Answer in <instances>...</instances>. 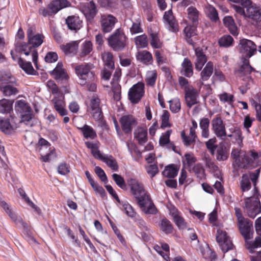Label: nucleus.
<instances>
[{
  "label": "nucleus",
  "instance_id": "obj_1",
  "mask_svg": "<svg viewBox=\"0 0 261 261\" xmlns=\"http://www.w3.org/2000/svg\"><path fill=\"white\" fill-rule=\"evenodd\" d=\"M131 195L137 201L140 208L145 214L155 215L158 209L151 200L149 193L144 189L143 185L135 178L127 180Z\"/></svg>",
  "mask_w": 261,
  "mask_h": 261
},
{
  "label": "nucleus",
  "instance_id": "obj_2",
  "mask_svg": "<svg viewBox=\"0 0 261 261\" xmlns=\"http://www.w3.org/2000/svg\"><path fill=\"white\" fill-rule=\"evenodd\" d=\"M35 29L30 27L27 32L28 43L16 42L15 44L16 51L23 53L26 56H31L32 59L36 67L37 66L38 52L35 48L41 45L43 42L44 36L42 34H35Z\"/></svg>",
  "mask_w": 261,
  "mask_h": 261
},
{
  "label": "nucleus",
  "instance_id": "obj_3",
  "mask_svg": "<svg viewBox=\"0 0 261 261\" xmlns=\"http://www.w3.org/2000/svg\"><path fill=\"white\" fill-rule=\"evenodd\" d=\"M231 156L234 161L233 166L239 168L246 169L254 168L259 158L258 153L254 150L247 153L240 148L233 149Z\"/></svg>",
  "mask_w": 261,
  "mask_h": 261
},
{
  "label": "nucleus",
  "instance_id": "obj_4",
  "mask_svg": "<svg viewBox=\"0 0 261 261\" xmlns=\"http://www.w3.org/2000/svg\"><path fill=\"white\" fill-rule=\"evenodd\" d=\"M258 196V191L257 190V193H255L253 189L252 196L245 199L243 206L244 212L248 217L253 219L261 212V204Z\"/></svg>",
  "mask_w": 261,
  "mask_h": 261
},
{
  "label": "nucleus",
  "instance_id": "obj_5",
  "mask_svg": "<svg viewBox=\"0 0 261 261\" xmlns=\"http://www.w3.org/2000/svg\"><path fill=\"white\" fill-rule=\"evenodd\" d=\"M93 65L90 63L76 65L75 72L79 78L80 85H86L88 82L94 81L96 79L94 72L92 70Z\"/></svg>",
  "mask_w": 261,
  "mask_h": 261
},
{
  "label": "nucleus",
  "instance_id": "obj_6",
  "mask_svg": "<svg viewBox=\"0 0 261 261\" xmlns=\"http://www.w3.org/2000/svg\"><path fill=\"white\" fill-rule=\"evenodd\" d=\"M127 37L121 29H117L108 39L109 46L116 51L123 50L126 45Z\"/></svg>",
  "mask_w": 261,
  "mask_h": 261
},
{
  "label": "nucleus",
  "instance_id": "obj_7",
  "mask_svg": "<svg viewBox=\"0 0 261 261\" xmlns=\"http://www.w3.org/2000/svg\"><path fill=\"white\" fill-rule=\"evenodd\" d=\"M234 210L242 234L246 239H251L253 236L252 222L243 217L239 208L236 207Z\"/></svg>",
  "mask_w": 261,
  "mask_h": 261
},
{
  "label": "nucleus",
  "instance_id": "obj_8",
  "mask_svg": "<svg viewBox=\"0 0 261 261\" xmlns=\"http://www.w3.org/2000/svg\"><path fill=\"white\" fill-rule=\"evenodd\" d=\"M145 94V84L143 82H138L129 90L128 95L133 103H138Z\"/></svg>",
  "mask_w": 261,
  "mask_h": 261
},
{
  "label": "nucleus",
  "instance_id": "obj_9",
  "mask_svg": "<svg viewBox=\"0 0 261 261\" xmlns=\"http://www.w3.org/2000/svg\"><path fill=\"white\" fill-rule=\"evenodd\" d=\"M240 53L245 57L249 58L256 53L257 48L255 43L246 39L240 40Z\"/></svg>",
  "mask_w": 261,
  "mask_h": 261
},
{
  "label": "nucleus",
  "instance_id": "obj_10",
  "mask_svg": "<svg viewBox=\"0 0 261 261\" xmlns=\"http://www.w3.org/2000/svg\"><path fill=\"white\" fill-rule=\"evenodd\" d=\"M212 129L216 136L223 140L226 137L225 124L220 116L213 118L212 121Z\"/></svg>",
  "mask_w": 261,
  "mask_h": 261
},
{
  "label": "nucleus",
  "instance_id": "obj_11",
  "mask_svg": "<svg viewBox=\"0 0 261 261\" xmlns=\"http://www.w3.org/2000/svg\"><path fill=\"white\" fill-rule=\"evenodd\" d=\"M216 240L223 252H226L232 248V242L225 231L218 229L217 232Z\"/></svg>",
  "mask_w": 261,
  "mask_h": 261
},
{
  "label": "nucleus",
  "instance_id": "obj_12",
  "mask_svg": "<svg viewBox=\"0 0 261 261\" xmlns=\"http://www.w3.org/2000/svg\"><path fill=\"white\" fill-rule=\"evenodd\" d=\"M117 21L116 17L111 14L101 15L100 24L102 32L105 33L110 32L113 29Z\"/></svg>",
  "mask_w": 261,
  "mask_h": 261
},
{
  "label": "nucleus",
  "instance_id": "obj_13",
  "mask_svg": "<svg viewBox=\"0 0 261 261\" xmlns=\"http://www.w3.org/2000/svg\"><path fill=\"white\" fill-rule=\"evenodd\" d=\"M163 22L170 31L174 33L178 31V25L171 10L164 13Z\"/></svg>",
  "mask_w": 261,
  "mask_h": 261
},
{
  "label": "nucleus",
  "instance_id": "obj_14",
  "mask_svg": "<svg viewBox=\"0 0 261 261\" xmlns=\"http://www.w3.org/2000/svg\"><path fill=\"white\" fill-rule=\"evenodd\" d=\"M100 99L96 95H93L91 99L89 111L96 120H100L102 118V112L99 107Z\"/></svg>",
  "mask_w": 261,
  "mask_h": 261
},
{
  "label": "nucleus",
  "instance_id": "obj_15",
  "mask_svg": "<svg viewBox=\"0 0 261 261\" xmlns=\"http://www.w3.org/2000/svg\"><path fill=\"white\" fill-rule=\"evenodd\" d=\"M169 214L173 218L174 223L179 229H185L186 223L181 216V213L173 205L168 206Z\"/></svg>",
  "mask_w": 261,
  "mask_h": 261
},
{
  "label": "nucleus",
  "instance_id": "obj_16",
  "mask_svg": "<svg viewBox=\"0 0 261 261\" xmlns=\"http://www.w3.org/2000/svg\"><path fill=\"white\" fill-rule=\"evenodd\" d=\"M121 128L125 134L131 133L133 128L137 124L135 118L129 115H124L120 119Z\"/></svg>",
  "mask_w": 261,
  "mask_h": 261
},
{
  "label": "nucleus",
  "instance_id": "obj_17",
  "mask_svg": "<svg viewBox=\"0 0 261 261\" xmlns=\"http://www.w3.org/2000/svg\"><path fill=\"white\" fill-rule=\"evenodd\" d=\"M185 100L188 107L191 108L198 102V92L193 87L185 88Z\"/></svg>",
  "mask_w": 261,
  "mask_h": 261
},
{
  "label": "nucleus",
  "instance_id": "obj_18",
  "mask_svg": "<svg viewBox=\"0 0 261 261\" xmlns=\"http://www.w3.org/2000/svg\"><path fill=\"white\" fill-rule=\"evenodd\" d=\"M11 55L14 61L17 60L20 67L28 74L35 75L36 71L34 70L31 63L23 60L21 58L15 55L13 51H11Z\"/></svg>",
  "mask_w": 261,
  "mask_h": 261
},
{
  "label": "nucleus",
  "instance_id": "obj_19",
  "mask_svg": "<svg viewBox=\"0 0 261 261\" xmlns=\"http://www.w3.org/2000/svg\"><path fill=\"white\" fill-rule=\"evenodd\" d=\"M196 61L195 63V68L200 71L207 61V58L203 53V49L200 47L195 48Z\"/></svg>",
  "mask_w": 261,
  "mask_h": 261
},
{
  "label": "nucleus",
  "instance_id": "obj_20",
  "mask_svg": "<svg viewBox=\"0 0 261 261\" xmlns=\"http://www.w3.org/2000/svg\"><path fill=\"white\" fill-rule=\"evenodd\" d=\"M82 21L77 16H69L66 19V23L70 30L75 31L79 30L82 27Z\"/></svg>",
  "mask_w": 261,
  "mask_h": 261
},
{
  "label": "nucleus",
  "instance_id": "obj_21",
  "mask_svg": "<svg viewBox=\"0 0 261 261\" xmlns=\"http://www.w3.org/2000/svg\"><path fill=\"white\" fill-rule=\"evenodd\" d=\"M229 154V148L226 146L224 142L219 144L217 150L216 156L219 161H224L227 160Z\"/></svg>",
  "mask_w": 261,
  "mask_h": 261
},
{
  "label": "nucleus",
  "instance_id": "obj_22",
  "mask_svg": "<svg viewBox=\"0 0 261 261\" xmlns=\"http://www.w3.org/2000/svg\"><path fill=\"white\" fill-rule=\"evenodd\" d=\"M214 70V65L212 62L206 63L205 66L200 73L199 80V87H200L204 81L208 80L212 75Z\"/></svg>",
  "mask_w": 261,
  "mask_h": 261
},
{
  "label": "nucleus",
  "instance_id": "obj_23",
  "mask_svg": "<svg viewBox=\"0 0 261 261\" xmlns=\"http://www.w3.org/2000/svg\"><path fill=\"white\" fill-rule=\"evenodd\" d=\"M70 3L67 0H54L49 5L48 8L54 14L60 10L70 6Z\"/></svg>",
  "mask_w": 261,
  "mask_h": 261
},
{
  "label": "nucleus",
  "instance_id": "obj_24",
  "mask_svg": "<svg viewBox=\"0 0 261 261\" xmlns=\"http://www.w3.org/2000/svg\"><path fill=\"white\" fill-rule=\"evenodd\" d=\"M134 138L140 145H144L148 140L147 129L142 127H137L134 131Z\"/></svg>",
  "mask_w": 261,
  "mask_h": 261
},
{
  "label": "nucleus",
  "instance_id": "obj_25",
  "mask_svg": "<svg viewBox=\"0 0 261 261\" xmlns=\"http://www.w3.org/2000/svg\"><path fill=\"white\" fill-rule=\"evenodd\" d=\"M51 102L54 105L55 109L61 116H65L67 114V111L65 109V102L63 98L55 96Z\"/></svg>",
  "mask_w": 261,
  "mask_h": 261
},
{
  "label": "nucleus",
  "instance_id": "obj_26",
  "mask_svg": "<svg viewBox=\"0 0 261 261\" xmlns=\"http://www.w3.org/2000/svg\"><path fill=\"white\" fill-rule=\"evenodd\" d=\"M52 74L58 81H66L68 79V75L66 70L63 68L62 63H58L56 68L52 71Z\"/></svg>",
  "mask_w": 261,
  "mask_h": 261
},
{
  "label": "nucleus",
  "instance_id": "obj_27",
  "mask_svg": "<svg viewBox=\"0 0 261 261\" xmlns=\"http://www.w3.org/2000/svg\"><path fill=\"white\" fill-rule=\"evenodd\" d=\"M248 16L255 22L258 28H261V11L256 7H250L247 10Z\"/></svg>",
  "mask_w": 261,
  "mask_h": 261
},
{
  "label": "nucleus",
  "instance_id": "obj_28",
  "mask_svg": "<svg viewBox=\"0 0 261 261\" xmlns=\"http://www.w3.org/2000/svg\"><path fill=\"white\" fill-rule=\"evenodd\" d=\"M197 159L192 153H187L182 159L183 168L191 171L192 168L196 164Z\"/></svg>",
  "mask_w": 261,
  "mask_h": 261
},
{
  "label": "nucleus",
  "instance_id": "obj_29",
  "mask_svg": "<svg viewBox=\"0 0 261 261\" xmlns=\"http://www.w3.org/2000/svg\"><path fill=\"white\" fill-rule=\"evenodd\" d=\"M83 12L86 18L91 20L97 13V7L94 2L92 1L87 4V6L83 9Z\"/></svg>",
  "mask_w": 261,
  "mask_h": 261
},
{
  "label": "nucleus",
  "instance_id": "obj_30",
  "mask_svg": "<svg viewBox=\"0 0 261 261\" xmlns=\"http://www.w3.org/2000/svg\"><path fill=\"white\" fill-rule=\"evenodd\" d=\"M180 73L182 75L190 77L193 74V65L188 58H185L182 64Z\"/></svg>",
  "mask_w": 261,
  "mask_h": 261
},
{
  "label": "nucleus",
  "instance_id": "obj_31",
  "mask_svg": "<svg viewBox=\"0 0 261 261\" xmlns=\"http://www.w3.org/2000/svg\"><path fill=\"white\" fill-rule=\"evenodd\" d=\"M20 122L23 123L27 126L33 127L37 123L38 120L35 118L33 111H32L31 112L22 114Z\"/></svg>",
  "mask_w": 261,
  "mask_h": 261
},
{
  "label": "nucleus",
  "instance_id": "obj_32",
  "mask_svg": "<svg viewBox=\"0 0 261 261\" xmlns=\"http://www.w3.org/2000/svg\"><path fill=\"white\" fill-rule=\"evenodd\" d=\"M172 133L171 129L167 130L165 133L162 134L159 140V144L162 146H166L168 149L172 148L175 151V147L170 141V136Z\"/></svg>",
  "mask_w": 261,
  "mask_h": 261
},
{
  "label": "nucleus",
  "instance_id": "obj_33",
  "mask_svg": "<svg viewBox=\"0 0 261 261\" xmlns=\"http://www.w3.org/2000/svg\"><path fill=\"white\" fill-rule=\"evenodd\" d=\"M120 204L121 210L129 217L132 219L136 217L138 215L135 211L134 208L127 201L121 202L119 203Z\"/></svg>",
  "mask_w": 261,
  "mask_h": 261
},
{
  "label": "nucleus",
  "instance_id": "obj_34",
  "mask_svg": "<svg viewBox=\"0 0 261 261\" xmlns=\"http://www.w3.org/2000/svg\"><path fill=\"white\" fill-rule=\"evenodd\" d=\"M15 108L21 115L33 111L29 104L23 100H17L15 103Z\"/></svg>",
  "mask_w": 261,
  "mask_h": 261
},
{
  "label": "nucleus",
  "instance_id": "obj_35",
  "mask_svg": "<svg viewBox=\"0 0 261 261\" xmlns=\"http://www.w3.org/2000/svg\"><path fill=\"white\" fill-rule=\"evenodd\" d=\"M15 108L21 115L33 111L29 104L23 100H17L15 103Z\"/></svg>",
  "mask_w": 261,
  "mask_h": 261
},
{
  "label": "nucleus",
  "instance_id": "obj_36",
  "mask_svg": "<svg viewBox=\"0 0 261 261\" xmlns=\"http://www.w3.org/2000/svg\"><path fill=\"white\" fill-rule=\"evenodd\" d=\"M223 20L224 24L228 29L230 33L234 36L237 35L238 34V28L232 17L229 16H225Z\"/></svg>",
  "mask_w": 261,
  "mask_h": 261
},
{
  "label": "nucleus",
  "instance_id": "obj_37",
  "mask_svg": "<svg viewBox=\"0 0 261 261\" xmlns=\"http://www.w3.org/2000/svg\"><path fill=\"white\" fill-rule=\"evenodd\" d=\"M137 58L138 60L146 65L151 64L153 61L151 54L147 50L139 51L137 55Z\"/></svg>",
  "mask_w": 261,
  "mask_h": 261
},
{
  "label": "nucleus",
  "instance_id": "obj_38",
  "mask_svg": "<svg viewBox=\"0 0 261 261\" xmlns=\"http://www.w3.org/2000/svg\"><path fill=\"white\" fill-rule=\"evenodd\" d=\"M85 144L88 148L91 149V153L95 158L100 160H102L105 155L101 154L98 149V143L93 142H86Z\"/></svg>",
  "mask_w": 261,
  "mask_h": 261
},
{
  "label": "nucleus",
  "instance_id": "obj_39",
  "mask_svg": "<svg viewBox=\"0 0 261 261\" xmlns=\"http://www.w3.org/2000/svg\"><path fill=\"white\" fill-rule=\"evenodd\" d=\"M157 72L155 70L148 71L145 75V81L147 86L153 88L157 79Z\"/></svg>",
  "mask_w": 261,
  "mask_h": 261
},
{
  "label": "nucleus",
  "instance_id": "obj_40",
  "mask_svg": "<svg viewBox=\"0 0 261 261\" xmlns=\"http://www.w3.org/2000/svg\"><path fill=\"white\" fill-rule=\"evenodd\" d=\"M184 33L187 42L194 46V43L191 38L196 35L195 26L187 25L184 29Z\"/></svg>",
  "mask_w": 261,
  "mask_h": 261
},
{
  "label": "nucleus",
  "instance_id": "obj_41",
  "mask_svg": "<svg viewBox=\"0 0 261 261\" xmlns=\"http://www.w3.org/2000/svg\"><path fill=\"white\" fill-rule=\"evenodd\" d=\"M258 235V237H256L254 242L249 241L248 240L250 239H246L245 238L246 240V247L251 253H253L254 249L261 247V234Z\"/></svg>",
  "mask_w": 261,
  "mask_h": 261
},
{
  "label": "nucleus",
  "instance_id": "obj_42",
  "mask_svg": "<svg viewBox=\"0 0 261 261\" xmlns=\"http://www.w3.org/2000/svg\"><path fill=\"white\" fill-rule=\"evenodd\" d=\"M18 192L20 196L22 197V199L28 204L29 206L31 207L37 214H40L41 213L40 209L30 199V198L26 195L25 191L22 189L19 188L18 189Z\"/></svg>",
  "mask_w": 261,
  "mask_h": 261
},
{
  "label": "nucleus",
  "instance_id": "obj_43",
  "mask_svg": "<svg viewBox=\"0 0 261 261\" xmlns=\"http://www.w3.org/2000/svg\"><path fill=\"white\" fill-rule=\"evenodd\" d=\"M78 42L77 41H72L67 43L65 45H63L62 49L66 55H74L77 50Z\"/></svg>",
  "mask_w": 261,
  "mask_h": 261
},
{
  "label": "nucleus",
  "instance_id": "obj_44",
  "mask_svg": "<svg viewBox=\"0 0 261 261\" xmlns=\"http://www.w3.org/2000/svg\"><path fill=\"white\" fill-rule=\"evenodd\" d=\"M102 58L104 62V67L113 70L114 68V62L112 54L110 52L105 53L102 55Z\"/></svg>",
  "mask_w": 261,
  "mask_h": 261
},
{
  "label": "nucleus",
  "instance_id": "obj_45",
  "mask_svg": "<svg viewBox=\"0 0 261 261\" xmlns=\"http://www.w3.org/2000/svg\"><path fill=\"white\" fill-rule=\"evenodd\" d=\"M0 81L3 84H12L17 86L16 79L9 72H3L0 74Z\"/></svg>",
  "mask_w": 261,
  "mask_h": 261
},
{
  "label": "nucleus",
  "instance_id": "obj_46",
  "mask_svg": "<svg viewBox=\"0 0 261 261\" xmlns=\"http://www.w3.org/2000/svg\"><path fill=\"white\" fill-rule=\"evenodd\" d=\"M250 176L246 174L242 175L240 181V188L243 192L249 191L251 188Z\"/></svg>",
  "mask_w": 261,
  "mask_h": 261
},
{
  "label": "nucleus",
  "instance_id": "obj_47",
  "mask_svg": "<svg viewBox=\"0 0 261 261\" xmlns=\"http://www.w3.org/2000/svg\"><path fill=\"white\" fill-rule=\"evenodd\" d=\"M178 173V169L174 165H169L165 167L163 170V175L168 178H174Z\"/></svg>",
  "mask_w": 261,
  "mask_h": 261
},
{
  "label": "nucleus",
  "instance_id": "obj_48",
  "mask_svg": "<svg viewBox=\"0 0 261 261\" xmlns=\"http://www.w3.org/2000/svg\"><path fill=\"white\" fill-rule=\"evenodd\" d=\"M13 102L6 99L0 100V113L5 114L10 113L12 110Z\"/></svg>",
  "mask_w": 261,
  "mask_h": 261
},
{
  "label": "nucleus",
  "instance_id": "obj_49",
  "mask_svg": "<svg viewBox=\"0 0 261 261\" xmlns=\"http://www.w3.org/2000/svg\"><path fill=\"white\" fill-rule=\"evenodd\" d=\"M101 161L105 162L112 170L116 171L118 170V165L117 161L112 156L105 155Z\"/></svg>",
  "mask_w": 261,
  "mask_h": 261
},
{
  "label": "nucleus",
  "instance_id": "obj_50",
  "mask_svg": "<svg viewBox=\"0 0 261 261\" xmlns=\"http://www.w3.org/2000/svg\"><path fill=\"white\" fill-rule=\"evenodd\" d=\"M160 227L161 229L166 234H169L172 232L173 226L170 221L166 218L161 219Z\"/></svg>",
  "mask_w": 261,
  "mask_h": 261
},
{
  "label": "nucleus",
  "instance_id": "obj_51",
  "mask_svg": "<svg viewBox=\"0 0 261 261\" xmlns=\"http://www.w3.org/2000/svg\"><path fill=\"white\" fill-rule=\"evenodd\" d=\"M181 136L183 142L186 146L193 145L197 139V136L196 134H191L190 132L189 135L188 136L186 135L184 131H182L181 133Z\"/></svg>",
  "mask_w": 261,
  "mask_h": 261
},
{
  "label": "nucleus",
  "instance_id": "obj_52",
  "mask_svg": "<svg viewBox=\"0 0 261 261\" xmlns=\"http://www.w3.org/2000/svg\"><path fill=\"white\" fill-rule=\"evenodd\" d=\"M83 133L84 137L86 139H94L96 136V134L93 128L86 124L83 127L79 128Z\"/></svg>",
  "mask_w": 261,
  "mask_h": 261
},
{
  "label": "nucleus",
  "instance_id": "obj_53",
  "mask_svg": "<svg viewBox=\"0 0 261 261\" xmlns=\"http://www.w3.org/2000/svg\"><path fill=\"white\" fill-rule=\"evenodd\" d=\"M15 85H6L1 87V90L3 94L6 96H10L12 95H15L18 93L17 89L14 87Z\"/></svg>",
  "mask_w": 261,
  "mask_h": 261
},
{
  "label": "nucleus",
  "instance_id": "obj_54",
  "mask_svg": "<svg viewBox=\"0 0 261 261\" xmlns=\"http://www.w3.org/2000/svg\"><path fill=\"white\" fill-rule=\"evenodd\" d=\"M135 43L138 48H145L148 45L146 35H142L135 38Z\"/></svg>",
  "mask_w": 261,
  "mask_h": 261
},
{
  "label": "nucleus",
  "instance_id": "obj_55",
  "mask_svg": "<svg viewBox=\"0 0 261 261\" xmlns=\"http://www.w3.org/2000/svg\"><path fill=\"white\" fill-rule=\"evenodd\" d=\"M0 129L5 134H10L13 130V127L8 119L0 120Z\"/></svg>",
  "mask_w": 261,
  "mask_h": 261
},
{
  "label": "nucleus",
  "instance_id": "obj_56",
  "mask_svg": "<svg viewBox=\"0 0 261 261\" xmlns=\"http://www.w3.org/2000/svg\"><path fill=\"white\" fill-rule=\"evenodd\" d=\"M92 44L90 41H85L81 46V56H85L88 55L92 50Z\"/></svg>",
  "mask_w": 261,
  "mask_h": 261
},
{
  "label": "nucleus",
  "instance_id": "obj_57",
  "mask_svg": "<svg viewBox=\"0 0 261 261\" xmlns=\"http://www.w3.org/2000/svg\"><path fill=\"white\" fill-rule=\"evenodd\" d=\"M193 172L197 177L201 179L205 177L204 170L200 164H196L191 169V172Z\"/></svg>",
  "mask_w": 261,
  "mask_h": 261
},
{
  "label": "nucleus",
  "instance_id": "obj_58",
  "mask_svg": "<svg viewBox=\"0 0 261 261\" xmlns=\"http://www.w3.org/2000/svg\"><path fill=\"white\" fill-rule=\"evenodd\" d=\"M126 146L132 157L134 158L140 155L141 153L135 143L130 141H128L126 142Z\"/></svg>",
  "mask_w": 261,
  "mask_h": 261
},
{
  "label": "nucleus",
  "instance_id": "obj_59",
  "mask_svg": "<svg viewBox=\"0 0 261 261\" xmlns=\"http://www.w3.org/2000/svg\"><path fill=\"white\" fill-rule=\"evenodd\" d=\"M150 45L153 48H161L163 46V43L160 40L159 35L156 33L151 34Z\"/></svg>",
  "mask_w": 261,
  "mask_h": 261
},
{
  "label": "nucleus",
  "instance_id": "obj_60",
  "mask_svg": "<svg viewBox=\"0 0 261 261\" xmlns=\"http://www.w3.org/2000/svg\"><path fill=\"white\" fill-rule=\"evenodd\" d=\"M205 11L211 20L216 21L218 19L217 11L213 6L211 5L207 6L205 8Z\"/></svg>",
  "mask_w": 261,
  "mask_h": 261
},
{
  "label": "nucleus",
  "instance_id": "obj_61",
  "mask_svg": "<svg viewBox=\"0 0 261 261\" xmlns=\"http://www.w3.org/2000/svg\"><path fill=\"white\" fill-rule=\"evenodd\" d=\"M232 133L233 134V138L238 141L239 146L241 147L242 144L243 140L244 139L242 136V133L240 128L238 127H232Z\"/></svg>",
  "mask_w": 261,
  "mask_h": 261
},
{
  "label": "nucleus",
  "instance_id": "obj_62",
  "mask_svg": "<svg viewBox=\"0 0 261 261\" xmlns=\"http://www.w3.org/2000/svg\"><path fill=\"white\" fill-rule=\"evenodd\" d=\"M170 109L174 113L179 111L181 108L180 100L178 98H174L170 100L169 101Z\"/></svg>",
  "mask_w": 261,
  "mask_h": 261
},
{
  "label": "nucleus",
  "instance_id": "obj_63",
  "mask_svg": "<svg viewBox=\"0 0 261 261\" xmlns=\"http://www.w3.org/2000/svg\"><path fill=\"white\" fill-rule=\"evenodd\" d=\"M113 179L116 185L123 190L126 189V185L124 181V178L120 175L114 173L112 175Z\"/></svg>",
  "mask_w": 261,
  "mask_h": 261
},
{
  "label": "nucleus",
  "instance_id": "obj_64",
  "mask_svg": "<svg viewBox=\"0 0 261 261\" xmlns=\"http://www.w3.org/2000/svg\"><path fill=\"white\" fill-rule=\"evenodd\" d=\"M169 117L170 113L167 110H164L163 113L161 116V127L162 128H166L168 127H170L171 126L170 123H169Z\"/></svg>",
  "mask_w": 261,
  "mask_h": 261
}]
</instances>
